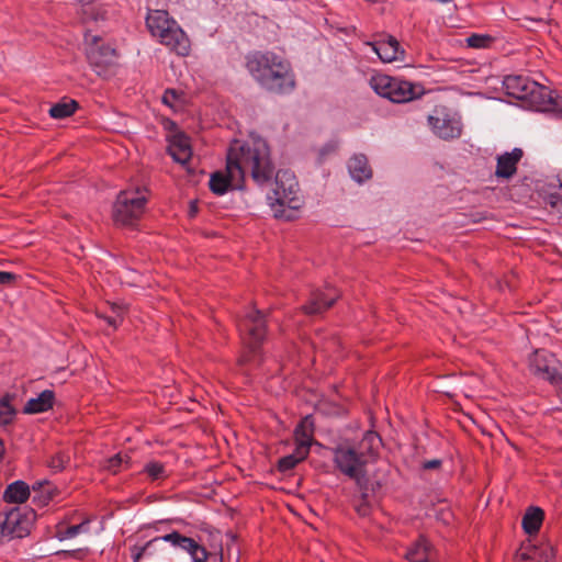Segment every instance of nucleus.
<instances>
[{"label": "nucleus", "mask_w": 562, "mask_h": 562, "mask_svg": "<svg viewBox=\"0 0 562 562\" xmlns=\"http://www.w3.org/2000/svg\"><path fill=\"white\" fill-rule=\"evenodd\" d=\"M227 176L215 172L210 179V189L217 195L227 192L231 183L241 181L250 176L258 186L268 183L274 175L267 142L259 136H250L243 142L235 139L227 150Z\"/></svg>", "instance_id": "nucleus-1"}, {"label": "nucleus", "mask_w": 562, "mask_h": 562, "mask_svg": "<svg viewBox=\"0 0 562 562\" xmlns=\"http://www.w3.org/2000/svg\"><path fill=\"white\" fill-rule=\"evenodd\" d=\"M178 548L187 551L193 562H203L210 558L207 551L194 539L177 531L156 537L144 544H134L130 551L134 562H171Z\"/></svg>", "instance_id": "nucleus-2"}, {"label": "nucleus", "mask_w": 562, "mask_h": 562, "mask_svg": "<svg viewBox=\"0 0 562 562\" xmlns=\"http://www.w3.org/2000/svg\"><path fill=\"white\" fill-rule=\"evenodd\" d=\"M247 68L255 80L265 89L286 93L294 88L290 64L273 53H255L248 57Z\"/></svg>", "instance_id": "nucleus-3"}, {"label": "nucleus", "mask_w": 562, "mask_h": 562, "mask_svg": "<svg viewBox=\"0 0 562 562\" xmlns=\"http://www.w3.org/2000/svg\"><path fill=\"white\" fill-rule=\"evenodd\" d=\"M381 439L376 432L368 431L357 446L342 445L334 451V462L341 473L355 480L360 488H363L366 479V465L372 457Z\"/></svg>", "instance_id": "nucleus-4"}, {"label": "nucleus", "mask_w": 562, "mask_h": 562, "mask_svg": "<svg viewBox=\"0 0 562 562\" xmlns=\"http://www.w3.org/2000/svg\"><path fill=\"white\" fill-rule=\"evenodd\" d=\"M146 25L151 36L180 56H188L191 44L188 35L165 10H150Z\"/></svg>", "instance_id": "nucleus-5"}, {"label": "nucleus", "mask_w": 562, "mask_h": 562, "mask_svg": "<svg viewBox=\"0 0 562 562\" xmlns=\"http://www.w3.org/2000/svg\"><path fill=\"white\" fill-rule=\"evenodd\" d=\"M268 201L274 216L286 220H290L292 215L288 214L285 209L293 212L301 207L303 200L293 172L279 170L276 173L274 188L271 194H268Z\"/></svg>", "instance_id": "nucleus-6"}, {"label": "nucleus", "mask_w": 562, "mask_h": 562, "mask_svg": "<svg viewBox=\"0 0 562 562\" xmlns=\"http://www.w3.org/2000/svg\"><path fill=\"white\" fill-rule=\"evenodd\" d=\"M503 85L507 94L518 100H526L546 109L559 105L558 99L553 97L551 90L526 76H506Z\"/></svg>", "instance_id": "nucleus-7"}, {"label": "nucleus", "mask_w": 562, "mask_h": 562, "mask_svg": "<svg viewBox=\"0 0 562 562\" xmlns=\"http://www.w3.org/2000/svg\"><path fill=\"white\" fill-rule=\"evenodd\" d=\"M369 85L376 94L394 103L409 102L423 94V88L419 85L384 74L373 75L369 80Z\"/></svg>", "instance_id": "nucleus-8"}, {"label": "nucleus", "mask_w": 562, "mask_h": 562, "mask_svg": "<svg viewBox=\"0 0 562 562\" xmlns=\"http://www.w3.org/2000/svg\"><path fill=\"white\" fill-rule=\"evenodd\" d=\"M237 327L248 349L244 361L258 364L257 353L266 336V316L258 310H250L238 321Z\"/></svg>", "instance_id": "nucleus-9"}, {"label": "nucleus", "mask_w": 562, "mask_h": 562, "mask_svg": "<svg viewBox=\"0 0 562 562\" xmlns=\"http://www.w3.org/2000/svg\"><path fill=\"white\" fill-rule=\"evenodd\" d=\"M146 201L145 190L120 192L113 205L114 222L122 226H133L144 213Z\"/></svg>", "instance_id": "nucleus-10"}, {"label": "nucleus", "mask_w": 562, "mask_h": 562, "mask_svg": "<svg viewBox=\"0 0 562 562\" xmlns=\"http://www.w3.org/2000/svg\"><path fill=\"white\" fill-rule=\"evenodd\" d=\"M432 132L442 139L458 138L462 132L460 119L445 106L436 108L428 116Z\"/></svg>", "instance_id": "nucleus-11"}, {"label": "nucleus", "mask_w": 562, "mask_h": 562, "mask_svg": "<svg viewBox=\"0 0 562 562\" xmlns=\"http://www.w3.org/2000/svg\"><path fill=\"white\" fill-rule=\"evenodd\" d=\"M85 45L87 59L95 68L97 72H100L114 61L115 49L105 45L100 36L86 32Z\"/></svg>", "instance_id": "nucleus-12"}, {"label": "nucleus", "mask_w": 562, "mask_h": 562, "mask_svg": "<svg viewBox=\"0 0 562 562\" xmlns=\"http://www.w3.org/2000/svg\"><path fill=\"white\" fill-rule=\"evenodd\" d=\"M531 371L543 380L553 383L559 374L557 372V359L547 350H537L529 359Z\"/></svg>", "instance_id": "nucleus-13"}, {"label": "nucleus", "mask_w": 562, "mask_h": 562, "mask_svg": "<svg viewBox=\"0 0 562 562\" xmlns=\"http://www.w3.org/2000/svg\"><path fill=\"white\" fill-rule=\"evenodd\" d=\"M29 533V520L23 518L19 509H12L0 516V535L9 538H23Z\"/></svg>", "instance_id": "nucleus-14"}, {"label": "nucleus", "mask_w": 562, "mask_h": 562, "mask_svg": "<svg viewBox=\"0 0 562 562\" xmlns=\"http://www.w3.org/2000/svg\"><path fill=\"white\" fill-rule=\"evenodd\" d=\"M554 551L550 543L524 544L517 553V562H550Z\"/></svg>", "instance_id": "nucleus-15"}, {"label": "nucleus", "mask_w": 562, "mask_h": 562, "mask_svg": "<svg viewBox=\"0 0 562 562\" xmlns=\"http://www.w3.org/2000/svg\"><path fill=\"white\" fill-rule=\"evenodd\" d=\"M373 52L383 63L403 60L405 52L401 49L398 41L394 36H387L386 40L368 43Z\"/></svg>", "instance_id": "nucleus-16"}, {"label": "nucleus", "mask_w": 562, "mask_h": 562, "mask_svg": "<svg viewBox=\"0 0 562 562\" xmlns=\"http://www.w3.org/2000/svg\"><path fill=\"white\" fill-rule=\"evenodd\" d=\"M522 150L520 148H514L509 153H505L497 157V165L495 176L497 178L509 179L517 171V164L522 158Z\"/></svg>", "instance_id": "nucleus-17"}, {"label": "nucleus", "mask_w": 562, "mask_h": 562, "mask_svg": "<svg viewBox=\"0 0 562 562\" xmlns=\"http://www.w3.org/2000/svg\"><path fill=\"white\" fill-rule=\"evenodd\" d=\"M337 299L338 294H336L334 290H327L326 292L317 291L312 294L308 304L304 305L302 308L307 315H318L333 306Z\"/></svg>", "instance_id": "nucleus-18"}, {"label": "nucleus", "mask_w": 562, "mask_h": 562, "mask_svg": "<svg viewBox=\"0 0 562 562\" xmlns=\"http://www.w3.org/2000/svg\"><path fill=\"white\" fill-rule=\"evenodd\" d=\"M409 562H432L435 552L431 544L424 537H420L406 552Z\"/></svg>", "instance_id": "nucleus-19"}, {"label": "nucleus", "mask_w": 562, "mask_h": 562, "mask_svg": "<svg viewBox=\"0 0 562 562\" xmlns=\"http://www.w3.org/2000/svg\"><path fill=\"white\" fill-rule=\"evenodd\" d=\"M348 170L351 178L358 183H362L372 177V170L364 155L352 156L348 161Z\"/></svg>", "instance_id": "nucleus-20"}, {"label": "nucleus", "mask_w": 562, "mask_h": 562, "mask_svg": "<svg viewBox=\"0 0 562 562\" xmlns=\"http://www.w3.org/2000/svg\"><path fill=\"white\" fill-rule=\"evenodd\" d=\"M54 392L50 390H44L36 397L30 398L23 408L25 414H38L47 412L53 407L54 404Z\"/></svg>", "instance_id": "nucleus-21"}, {"label": "nucleus", "mask_w": 562, "mask_h": 562, "mask_svg": "<svg viewBox=\"0 0 562 562\" xmlns=\"http://www.w3.org/2000/svg\"><path fill=\"white\" fill-rule=\"evenodd\" d=\"M169 154L176 161L186 164L191 157L189 138L184 135L173 136L169 145Z\"/></svg>", "instance_id": "nucleus-22"}, {"label": "nucleus", "mask_w": 562, "mask_h": 562, "mask_svg": "<svg viewBox=\"0 0 562 562\" xmlns=\"http://www.w3.org/2000/svg\"><path fill=\"white\" fill-rule=\"evenodd\" d=\"M30 496V487L23 481H15L7 486L3 493V499L7 503L21 504Z\"/></svg>", "instance_id": "nucleus-23"}, {"label": "nucleus", "mask_w": 562, "mask_h": 562, "mask_svg": "<svg viewBox=\"0 0 562 562\" xmlns=\"http://www.w3.org/2000/svg\"><path fill=\"white\" fill-rule=\"evenodd\" d=\"M544 513L539 507H529L522 517V529L528 535L537 533L542 525Z\"/></svg>", "instance_id": "nucleus-24"}, {"label": "nucleus", "mask_w": 562, "mask_h": 562, "mask_svg": "<svg viewBox=\"0 0 562 562\" xmlns=\"http://www.w3.org/2000/svg\"><path fill=\"white\" fill-rule=\"evenodd\" d=\"M314 432V423L311 416H305L295 429L296 445H304L310 450Z\"/></svg>", "instance_id": "nucleus-25"}, {"label": "nucleus", "mask_w": 562, "mask_h": 562, "mask_svg": "<svg viewBox=\"0 0 562 562\" xmlns=\"http://www.w3.org/2000/svg\"><path fill=\"white\" fill-rule=\"evenodd\" d=\"M308 449L304 445H296L295 451L288 454L279 460V470L281 472H288L292 470L299 462L303 461L307 454Z\"/></svg>", "instance_id": "nucleus-26"}, {"label": "nucleus", "mask_w": 562, "mask_h": 562, "mask_svg": "<svg viewBox=\"0 0 562 562\" xmlns=\"http://www.w3.org/2000/svg\"><path fill=\"white\" fill-rule=\"evenodd\" d=\"M82 19L85 21H95L104 20L106 15V10L99 3L88 2L81 8Z\"/></svg>", "instance_id": "nucleus-27"}, {"label": "nucleus", "mask_w": 562, "mask_h": 562, "mask_svg": "<svg viewBox=\"0 0 562 562\" xmlns=\"http://www.w3.org/2000/svg\"><path fill=\"white\" fill-rule=\"evenodd\" d=\"M77 106L78 104L74 100L61 101L50 106L48 112L49 115L54 119H65L74 114Z\"/></svg>", "instance_id": "nucleus-28"}, {"label": "nucleus", "mask_w": 562, "mask_h": 562, "mask_svg": "<svg viewBox=\"0 0 562 562\" xmlns=\"http://www.w3.org/2000/svg\"><path fill=\"white\" fill-rule=\"evenodd\" d=\"M130 458L126 454L117 453L108 460L106 469L113 474L121 471L123 468H127Z\"/></svg>", "instance_id": "nucleus-29"}, {"label": "nucleus", "mask_w": 562, "mask_h": 562, "mask_svg": "<svg viewBox=\"0 0 562 562\" xmlns=\"http://www.w3.org/2000/svg\"><path fill=\"white\" fill-rule=\"evenodd\" d=\"M493 42V37L485 34H472L467 38V44L473 48H486Z\"/></svg>", "instance_id": "nucleus-30"}, {"label": "nucleus", "mask_w": 562, "mask_h": 562, "mask_svg": "<svg viewBox=\"0 0 562 562\" xmlns=\"http://www.w3.org/2000/svg\"><path fill=\"white\" fill-rule=\"evenodd\" d=\"M144 471L151 480H159L166 476L164 464L157 461L147 463Z\"/></svg>", "instance_id": "nucleus-31"}, {"label": "nucleus", "mask_w": 562, "mask_h": 562, "mask_svg": "<svg viewBox=\"0 0 562 562\" xmlns=\"http://www.w3.org/2000/svg\"><path fill=\"white\" fill-rule=\"evenodd\" d=\"M14 413V408L7 400L0 401V425H9L13 419Z\"/></svg>", "instance_id": "nucleus-32"}, {"label": "nucleus", "mask_w": 562, "mask_h": 562, "mask_svg": "<svg viewBox=\"0 0 562 562\" xmlns=\"http://www.w3.org/2000/svg\"><path fill=\"white\" fill-rule=\"evenodd\" d=\"M112 313H113V315L105 316L104 319L109 326H111L115 329L123 321L124 308L119 305H113Z\"/></svg>", "instance_id": "nucleus-33"}, {"label": "nucleus", "mask_w": 562, "mask_h": 562, "mask_svg": "<svg viewBox=\"0 0 562 562\" xmlns=\"http://www.w3.org/2000/svg\"><path fill=\"white\" fill-rule=\"evenodd\" d=\"M69 462V457L63 452H58L52 457L48 465L55 471H60Z\"/></svg>", "instance_id": "nucleus-34"}, {"label": "nucleus", "mask_w": 562, "mask_h": 562, "mask_svg": "<svg viewBox=\"0 0 562 562\" xmlns=\"http://www.w3.org/2000/svg\"><path fill=\"white\" fill-rule=\"evenodd\" d=\"M87 530H88L87 522H82V524L72 525V526L67 527L65 529V531L61 532V535H63L64 538H69L70 539V538L76 537L80 532L87 531Z\"/></svg>", "instance_id": "nucleus-35"}, {"label": "nucleus", "mask_w": 562, "mask_h": 562, "mask_svg": "<svg viewBox=\"0 0 562 562\" xmlns=\"http://www.w3.org/2000/svg\"><path fill=\"white\" fill-rule=\"evenodd\" d=\"M15 274L11 272L0 271V284H9L15 280Z\"/></svg>", "instance_id": "nucleus-36"}, {"label": "nucleus", "mask_w": 562, "mask_h": 562, "mask_svg": "<svg viewBox=\"0 0 562 562\" xmlns=\"http://www.w3.org/2000/svg\"><path fill=\"white\" fill-rule=\"evenodd\" d=\"M441 464V461L439 459H432V460H428L424 463V469L425 470H435V469H438Z\"/></svg>", "instance_id": "nucleus-37"}, {"label": "nucleus", "mask_w": 562, "mask_h": 562, "mask_svg": "<svg viewBox=\"0 0 562 562\" xmlns=\"http://www.w3.org/2000/svg\"><path fill=\"white\" fill-rule=\"evenodd\" d=\"M176 98V92L173 90H167L164 94V102L165 103H169L171 99H175Z\"/></svg>", "instance_id": "nucleus-38"}, {"label": "nucleus", "mask_w": 562, "mask_h": 562, "mask_svg": "<svg viewBox=\"0 0 562 562\" xmlns=\"http://www.w3.org/2000/svg\"><path fill=\"white\" fill-rule=\"evenodd\" d=\"M196 212H198L196 203H195V202H191V203H190L189 215H190L191 217H193V216H195Z\"/></svg>", "instance_id": "nucleus-39"}, {"label": "nucleus", "mask_w": 562, "mask_h": 562, "mask_svg": "<svg viewBox=\"0 0 562 562\" xmlns=\"http://www.w3.org/2000/svg\"><path fill=\"white\" fill-rule=\"evenodd\" d=\"M46 484H47V482H36L35 484H33V490L34 491L42 490Z\"/></svg>", "instance_id": "nucleus-40"}, {"label": "nucleus", "mask_w": 562, "mask_h": 562, "mask_svg": "<svg viewBox=\"0 0 562 562\" xmlns=\"http://www.w3.org/2000/svg\"><path fill=\"white\" fill-rule=\"evenodd\" d=\"M358 512L361 514V515H366L367 512H368V508L366 505H361L360 507H358Z\"/></svg>", "instance_id": "nucleus-41"}, {"label": "nucleus", "mask_w": 562, "mask_h": 562, "mask_svg": "<svg viewBox=\"0 0 562 562\" xmlns=\"http://www.w3.org/2000/svg\"><path fill=\"white\" fill-rule=\"evenodd\" d=\"M4 453V445H3V441L0 439V458L3 456Z\"/></svg>", "instance_id": "nucleus-42"}, {"label": "nucleus", "mask_w": 562, "mask_h": 562, "mask_svg": "<svg viewBox=\"0 0 562 562\" xmlns=\"http://www.w3.org/2000/svg\"><path fill=\"white\" fill-rule=\"evenodd\" d=\"M558 103H559V105L558 106H552V109L559 110V111L562 112V100L561 101L558 100Z\"/></svg>", "instance_id": "nucleus-43"}, {"label": "nucleus", "mask_w": 562, "mask_h": 562, "mask_svg": "<svg viewBox=\"0 0 562 562\" xmlns=\"http://www.w3.org/2000/svg\"><path fill=\"white\" fill-rule=\"evenodd\" d=\"M203 562H206V560H204Z\"/></svg>", "instance_id": "nucleus-44"}]
</instances>
